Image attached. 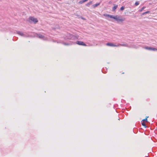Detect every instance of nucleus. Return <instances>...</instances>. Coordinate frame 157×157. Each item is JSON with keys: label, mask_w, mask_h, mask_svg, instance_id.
<instances>
[{"label": "nucleus", "mask_w": 157, "mask_h": 157, "mask_svg": "<svg viewBox=\"0 0 157 157\" xmlns=\"http://www.w3.org/2000/svg\"><path fill=\"white\" fill-rule=\"evenodd\" d=\"M125 18L124 17H122L121 16H117L115 20L117 22H122L125 20Z\"/></svg>", "instance_id": "nucleus-1"}, {"label": "nucleus", "mask_w": 157, "mask_h": 157, "mask_svg": "<svg viewBox=\"0 0 157 157\" xmlns=\"http://www.w3.org/2000/svg\"><path fill=\"white\" fill-rule=\"evenodd\" d=\"M66 37L67 39L71 40H73L74 37V36L73 35L69 33L67 34Z\"/></svg>", "instance_id": "nucleus-2"}, {"label": "nucleus", "mask_w": 157, "mask_h": 157, "mask_svg": "<svg viewBox=\"0 0 157 157\" xmlns=\"http://www.w3.org/2000/svg\"><path fill=\"white\" fill-rule=\"evenodd\" d=\"M36 36L43 40H46V37H45L44 35L40 34H37Z\"/></svg>", "instance_id": "nucleus-3"}, {"label": "nucleus", "mask_w": 157, "mask_h": 157, "mask_svg": "<svg viewBox=\"0 0 157 157\" xmlns=\"http://www.w3.org/2000/svg\"><path fill=\"white\" fill-rule=\"evenodd\" d=\"M29 19L33 21L35 23L38 22V20L36 18H34L33 17H29Z\"/></svg>", "instance_id": "nucleus-4"}, {"label": "nucleus", "mask_w": 157, "mask_h": 157, "mask_svg": "<svg viewBox=\"0 0 157 157\" xmlns=\"http://www.w3.org/2000/svg\"><path fill=\"white\" fill-rule=\"evenodd\" d=\"M76 43L79 45L86 46V44L82 41H76Z\"/></svg>", "instance_id": "nucleus-5"}, {"label": "nucleus", "mask_w": 157, "mask_h": 157, "mask_svg": "<svg viewBox=\"0 0 157 157\" xmlns=\"http://www.w3.org/2000/svg\"><path fill=\"white\" fill-rule=\"evenodd\" d=\"M17 34H18V35H20L21 36H22L24 37H27V36L26 35L24 34L23 33H22L21 32L17 31Z\"/></svg>", "instance_id": "nucleus-6"}, {"label": "nucleus", "mask_w": 157, "mask_h": 157, "mask_svg": "<svg viewBox=\"0 0 157 157\" xmlns=\"http://www.w3.org/2000/svg\"><path fill=\"white\" fill-rule=\"evenodd\" d=\"M106 45L112 47H118V45L113 44V43H108L106 44Z\"/></svg>", "instance_id": "nucleus-7"}, {"label": "nucleus", "mask_w": 157, "mask_h": 157, "mask_svg": "<svg viewBox=\"0 0 157 157\" xmlns=\"http://www.w3.org/2000/svg\"><path fill=\"white\" fill-rule=\"evenodd\" d=\"M106 16L108 17H110V18H113L115 20L116 18V17L117 15L113 16V15H111L107 14V15H106Z\"/></svg>", "instance_id": "nucleus-8"}, {"label": "nucleus", "mask_w": 157, "mask_h": 157, "mask_svg": "<svg viewBox=\"0 0 157 157\" xmlns=\"http://www.w3.org/2000/svg\"><path fill=\"white\" fill-rule=\"evenodd\" d=\"M117 45H118V46H122L130 47L128 45H127L126 44H119Z\"/></svg>", "instance_id": "nucleus-9"}, {"label": "nucleus", "mask_w": 157, "mask_h": 157, "mask_svg": "<svg viewBox=\"0 0 157 157\" xmlns=\"http://www.w3.org/2000/svg\"><path fill=\"white\" fill-rule=\"evenodd\" d=\"M100 4V3H96V4H94L93 5V6L94 8H95L96 7L98 6H99Z\"/></svg>", "instance_id": "nucleus-10"}, {"label": "nucleus", "mask_w": 157, "mask_h": 157, "mask_svg": "<svg viewBox=\"0 0 157 157\" xmlns=\"http://www.w3.org/2000/svg\"><path fill=\"white\" fill-rule=\"evenodd\" d=\"M63 44L65 45H69L71 44V43H64V42L63 43Z\"/></svg>", "instance_id": "nucleus-11"}, {"label": "nucleus", "mask_w": 157, "mask_h": 157, "mask_svg": "<svg viewBox=\"0 0 157 157\" xmlns=\"http://www.w3.org/2000/svg\"><path fill=\"white\" fill-rule=\"evenodd\" d=\"M117 5H116V6H114L112 10L113 11H115V10L117 8Z\"/></svg>", "instance_id": "nucleus-12"}, {"label": "nucleus", "mask_w": 157, "mask_h": 157, "mask_svg": "<svg viewBox=\"0 0 157 157\" xmlns=\"http://www.w3.org/2000/svg\"><path fill=\"white\" fill-rule=\"evenodd\" d=\"M92 1H90L86 4V6H89L90 5L92 4Z\"/></svg>", "instance_id": "nucleus-13"}, {"label": "nucleus", "mask_w": 157, "mask_h": 157, "mask_svg": "<svg viewBox=\"0 0 157 157\" xmlns=\"http://www.w3.org/2000/svg\"><path fill=\"white\" fill-rule=\"evenodd\" d=\"M150 12L149 11H147L146 12L142 13V15H144L146 14L149 13Z\"/></svg>", "instance_id": "nucleus-14"}, {"label": "nucleus", "mask_w": 157, "mask_h": 157, "mask_svg": "<svg viewBox=\"0 0 157 157\" xmlns=\"http://www.w3.org/2000/svg\"><path fill=\"white\" fill-rule=\"evenodd\" d=\"M146 7L145 6H143L141 9L139 11L140 12H142L143 10Z\"/></svg>", "instance_id": "nucleus-15"}, {"label": "nucleus", "mask_w": 157, "mask_h": 157, "mask_svg": "<svg viewBox=\"0 0 157 157\" xmlns=\"http://www.w3.org/2000/svg\"><path fill=\"white\" fill-rule=\"evenodd\" d=\"M151 48V50H152L154 51H157V48Z\"/></svg>", "instance_id": "nucleus-16"}, {"label": "nucleus", "mask_w": 157, "mask_h": 157, "mask_svg": "<svg viewBox=\"0 0 157 157\" xmlns=\"http://www.w3.org/2000/svg\"><path fill=\"white\" fill-rule=\"evenodd\" d=\"M151 47H145V49H147V50H151Z\"/></svg>", "instance_id": "nucleus-17"}, {"label": "nucleus", "mask_w": 157, "mask_h": 157, "mask_svg": "<svg viewBox=\"0 0 157 157\" xmlns=\"http://www.w3.org/2000/svg\"><path fill=\"white\" fill-rule=\"evenodd\" d=\"M148 117H146V118L145 119H143V122H144V121H147V118Z\"/></svg>", "instance_id": "nucleus-18"}, {"label": "nucleus", "mask_w": 157, "mask_h": 157, "mask_svg": "<svg viewBox=\"0 0 157 157\" xmlns=\"http://www.w3.org/2000/svg\"><path fill=\"white\" fill-rule=\"evenodd\" d=\"M142 124L143 126H144L145 127H146V125L145 123L144 122H143L142 123Z\"/></svg>", "instance_id": "nucleus-19"}, {"label": "nucleus", "mask_w": 157, "mask_h": 157, "mask_svg": "<svg viewBox=\"0 0 157 157\" xmlns=\"http://www.w3.org/2000/svg\"><path fill=\"white\" fill-rule=\"evenodd\" d=\"M139 3L138 2H136L135 4V5L136 6H138V5H139Z\"/></svg>", "instance_id": "nucleus-20"}, {"label": "nucleus", "mask_w": 157, "mask_h": 157, "mask_svg": "<svg viewBox=\"0 0 157 157\" xmlns=\"http://www.w3.org/2000/svg\"><path fill=\"white\" fill-rule=\"evenodd\" d=\"M124 9V7L122 6L121 7L120 10H123Z\"/></svg>", "instance_id": "nucleus-21"}, {"label": "nucleus", "mask_w": 157, "mask_h": 157, "mask_svg": "<svg viewBox=\"0 0 157 157\" xmlns=\"http://www.w3.org/2000/svg\"><path fill=\"white\" fill-rule=\"evenodd\" d=\"M83 3H84V2L83 0L79 2V3L80 4H82Z\"/></svg>", "instance_id": "nucleus-22"}, {"label": "nucleus", "mask_w": 157, "mask_h": 157, "mask_svg": "<svg viewBox=\"0 0 157 157\" xmlns=\"http://www.w3.org/2000/svg\"><path fill=\"white\" fill-rule=\"evenodd\" d=\"M83 2H85L88 1V0H83Z\"/></svg>", "instance_id": "nucleus-23"}, {"label": "nucleus", "mask_w": 157, "mask_h": 157, "mask_svg": "<svg viewBox=\"0 0 157 157\" xmlns=\"http://www.w3.org/2000/svg\"><path fill=\"white\" fill-rule=\"evenodd\" d=\"M156 129H157V127L156 128Z\"/></svg>", "instance_id": "nucleus-24"}]
</instances>
